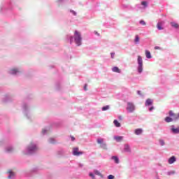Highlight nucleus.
Segmentation results:
<instances>
[{
    "instance_id": "1",
    "label": "nucleus",
    "mask_w": 179,
    "mask_h": 179,
    "mask_svg": "<svg viewBox=\"0 0 179 179\" xmlns=\"http://www.w3.org/2000/svg\"><path fill=\"white\" fill-rule=\"evenodd\" d=\"M74 40L77 45H82V36H80V33H79L78 31H76L74 33Z\"/></svg>"
},
{
    "instance_id": "2",
    "label": "nucleus",
    "mask_w": 179,
    "mask_h": 179,
    "mask_svg": "<svg viewBox=\"0 0 179 179\" xmlns=\"http://www.w3.org/2000/svg\"><path fill=\"white\" fill-rule=\"evenodd\" d=\"M137 61L138 64V72L142 73V71H143V60L142 59V57L138 55Z\"/></svg>"
},
{
    "instance_id": "3",
    "label": "nucleus",
    "mask_w": 179,
    "mask_h": 179,
    "mask_svg": "<svg viewBox=\"0 0 179 179\" xmlns=\"http://www.w3.org/2000/svg\"><path fill=\"white\" fill-rule=\"evenodd\" d=\"M127 110L129 113H134L135 111V105L132 102H128Z\"/></svg>"
},
{
    "instance_id": "4",
    "label": "nucleus",
    "mask_w": 179,
    "mask_h": 179,
    "mask_svg": "<svg viewBox=\"0 0 179 179\" xmlns=\"http://www.w3.org/2000/svg\"><path fill=\"white\" fill-rule=\"evenodd\" d=\"M38 148L36 144L31 143L29 146L28 147V152L29 153H33V152H36Z\"/></svg>"
},
{
    "instance_id": "5",
    "label": "nucleus",
    "mask_w": 179,
    "mask_h": 179,
    "mask_svg": "<svg viewBox=\"0 0 179 179\" xmlns=\"http://www.w3.org/2000/svg\"><path fill=\"white\" fill-rule=\"evenodd\" d=\"M97 143L101 145V148H102V149H107V145L106 144V143H104V139L98 138Z\"/></svg>"
},
{
    "instance_id": "6",
    "label": "nucleus",
    "mask_w": 179,
    "mask_h": 179,
    "mask_svg": "<svg viewBox=\"0 0 179 179\" xmlns=\"http://www.w3.org/2000/svg\"><path fill=\"white\" fill-rule=\"evenodd\" d=\"M73 156H80L83 155V152L79 151V148H73Z\"/></svg>"
},
{
    "instance_id": "7",
    "label": "nucleus",
    "mask_w": 179,
    "mask_h": 179,
    "mask_svg": "<svg viewBox=\"0 0 179 179\" xmlns=\"http://www.w3.org/2000/svg\"><path fill=\"white\" fill-rule=\"evenodd\" d=\"M169 116L172 117L173 119L174 120H178L179 118V113L177 115L173 112V110H169Z\"/></svg>"
},
{
    "instance_id": "8",
    "label": "nucleus",
    "mask_w": 179,
    "mask_h": 179,
    "mask_svg": "<svg viewBox=\"0 0 179 179\" xmlns=\"http://www.w3.org/2000/svg\"><path fill=\"white\" fill-rule=\"evenodd\" d=\"M176 157L172 156L171 157H170L168 160V163L169 164H173V163H174L176 162Z\"/></svg>"
},
{
    "instance_id": "9",
    "label": "nucleus",
    "mask_w": 179,
    "mask_h": 179,
    "mask_svg": "<svg viewBox=\"0 0 179 179\" xmlns=\"http://www.w3.org/2000/svg\"><path fill=\"white\" fill-rule=\"evenodd\" d=\"M145 106H152V104H153V100L150 99H148L146 101H145Z\"/></svg>"
},
{
    "instance_id": "10",
    "label": "nucleus",
    "mask_w": 179,
    "mask_h": 179,
    "mask_svg": "<svg viewBox=\"0 0 179 179\" xmlns=\"http://www.w3.org/2000/svg\"><path fill=\"white\" fill-rule=\"evenodd\" d=\"M113 124L115 125V127H116L117 128H120V127H121V123L118 122V120H115L113 121Z\"/></svg>"
},
{
    "instance_id": "11",
    "label": "nucleus",
    "mask_w": 179,
    "mask_h": 179,
    "mask_svg": "<svg viewBox=\"0 0 179 179\" xmlns=\"http://www.w3.org/2000/svg\"><path fill=\"white\" fill-rule=\"evenodd\" d=\"M112 71L113 72H116L117 73H121V70H120L117 66L113 67Z\"/></svg>"
},
{
    "instance_id": "12",
    "label": "nucleus",
    "mask_w": 179,
    "mask_h": 179,
    "mask_svg": "<svg viewBox=\"0 0 179 179\" xmlns=\"http://www.w3.org/2000/svg\"><path fill=\"white\" fill-rule=\"evenodd\" d=\"M165 121L166 122H173V121H174V119H173V117H166Z\"/></svg>"
},
{
    "instance_id": "13",
    "label": "nucleus",
    "mask_w": 179,
    "mask_h": 179,
    "mask_svg": "<svg viewBox=\"0 0 179 179\" xmlns=\"http://www.w3.org/2000/svg\"><path fill=\"white\" fill-rule=\"evenodd\" d=\"M124 138V137L122 136H115L114 139H115L116 142H121V141H122V139Z\"/></svg>"
},
{
    "instance_id": "14",
    "label": "nucleus",
    "mask_w": 179,
    "mask_h": 179,
    "mask_svg": "<svg viewBox=\"0 0 179 179\" xmlns=\"http://www.w3.org/2000/svg\"><path fill=\"white\" fill-rule=\"evenodd\" d=\"M162 26H163V23H162V22H158L157 24V27L158 30H163V27Z\"/></svg>"
},
{
    "instance_id": "15",
    "label": "nucleus",
    "mask_w": 179,
    "mask_h": 179,
    "mask_svg": "<svg viewBox=\"0 0 179 179\" xmlns=\"http://www.w3.org/2000/svg\"><path fill=\"white\" fill-rule=\"evenodd\" d=\"M124 152H131V148H129V145H124Z\"/></svg>"
},
{
    "instance_id": "16",
    "label": "nucleus",
    "mask_w": 179,
    "mask_h": 179,
    "mask_svg": "<svg viewBox=\"0 0 179 179\" xmlns=\"http://www.w3.org/2000/svg\"><path fill=\"white\" fill-rule=\"evenodd\" d=\"M17 72H19V71L16 69H13L10 71V73H11V75H15Z\"/></svg>"
},
{
    "instance_id": "17",
    "label": "nucleus",
    "mask_w": 179,
    "mask_h": 179,
    "mask_svg": "<svg viewBox=\"0 0 179 179\" xmlns=\"http://www.w3.org/2000/svg\"><path fill=\"white\" fill-rule=\"evenodd\" d=\"M171 25L172 27H174L175 29H178L179 25L178 24L176 23V22H171Z\"/></svg>"
},
{
    "instance_id": "18",
    "label": "nucleus",
    "mask_w": 179,
    "mask_h": 179,
    "mask_svg": "<svg viewBox=\"0 0 179 179\" xmlns=\"http://www.w3.org/2000/svg\"><path fill=\"white\" fill-rule=\"evenodd\" d=\"M112 159L113 160H115V162L118 164V163H120V159H118L117 157H115V156H113L112 157Z\"/></svg>"
},
{
    "instance_id": "19",
    "label": "nucleus",
    "mask_w": 179,
    "mask_h": 179,
    "mask_svg": "<svg viewBox=\"0 0 179 179\" xmlns=\"http://www.w3.org/2000/svg\"><path fill=\"white\" fill-rule=\"evenodd\" d=\"M145 56H146V58H148V59L152 58V55H150V52H149V50H145Z\"/></svg>"
},
{
    "instance_id": "20",
    "label": "nucleus",
    "mask_w": 179,
    "mask_h": 179,
    "mask_svg": "<svg viewBox=\"0 0 179 179\" xmlns=\"http://www.w3.org/2000/svg\"><path fill=\"white\" fill-rule=\"evenodd\" d=\"M136 135H141L142 134V129H137L135 130Z\"/></svg>"
},
{
    "instance_id": "21",
    "label": "nucleus",
    "mask_w": 179,
    "mask_h": 179,
    "mask_svg": "<svg viewBox=\"0 0 179 179\" xmlns=\"http://www.w3.org/2000/svg\"><path fill=\"white\" fill-rule=\"evenodd\" d=\"M171 131L173 134H179V127L176 129L172 128Z\"/></svg>"
},
{
    "instance_id": "22",
    "label": "nucleus",
    "mask_w": 179,
    "mask_h": 179,
    "mask_svg": "<svg viewBox=\"0 0 179 179\" xmlns=\"http://www.w3.org/2000/svg\"><path fill=\"white\" fill-rule=\"evenodd\" d=\"M94 174H96V176H99V177H103V175H101V173H100V171L96 170L94 171Z\"/></svg>"
},
{
    "instance_id": "23",
    "label": "nucleus",
    "mask_w": 179,
    "mask_h": 179,
    "mask_svg": "<svg viewBox=\"0 0 179 179\" xmlns=\"http://www.w3.org/2000/svg\"><path fill=\"white\" fill-rule=\"evenodd\" d=\"M8 173L10 174V176H8V178H12V177L15 176V173H13L12 171H8Z\"/></svg>"
},
{
    "instance_id": "24",
    "label": "nucleus",
    "mask_w": 179,
    "mask_h": 179,
    "mask_svg": "<svg viewBox=\"0 0 179 179\" xmlns=\"http://www.w3.org/2000/svg\"><path fill=\"white\" fill-rule=\"evenodd\" d=\"M134 42L136 44H138L139 43V36L138 35L136 36V38L134 39Z\"/></svg>"
},
{
    "instance_id": "25",
    "label": "nucleus",
    "mask_w": 179,
    "mask_h": 179,
    "mask_svg": "<svg viewBox=\"0 0 179 179\" xmlns=\"http://www.w3.org/2000/svg\"><path fill=\"white\" fill-rule=\"evenodd\" d=\"M110 108L109 106H106L102 108V111H107Z\"/></svg>"
},
{
    "instance_id": "26",
    "label": "nucleus",
    "mask_w": 179,
    "mask_h": 179,
    "mask_svg": "<svg viewBox=\"0 0 179 179\" xmlns=\"http://www.w3.org/2000/svg\"><path fill=\"white\" fill-rule=\"evenodd\" d=\"M6 150L8 153H10V152H13V148H12L11 147H9L7 148Z\"/></svg>"
},
{
    "instance_id": "27",
    "label": "nucleus",
    "mask_w": 179,
    "mask_h": 179,
    "mask_svg": "<svg viewBox=\"0 0 179 179\" xmlns=\"http://www.w3.org/2000/svg\"><path fill=\"white\" fill-rule=\"evenodd\" d=\"M140 24H142L143 26H146V22H145V21H143V20H141Z\"/></svg>"
},
{
    "instance_id": "28",
    "label": "nucleus",
    "mask_w": 179,
    "mask_h": 179,
    "mask_svg": "<svg viewBox=\"0 0 179 179\" xmlns=\"http://www.w3.org/2000/svg\"><path fill=\"white\" fill-rule=\"evenodd\" d=\"M159 143H160L161 146H164V141L159 140Z\"/></svg>"
},
{
    "instance_id": "29",
    "label": "nucleus",
    "mask_w": 179,
    "mask_h": 179,
    "mask_svg": "<svg viewBox=\"0 0 179 179\" xmlns=\"http://www.w3.org/2000/svg\"><path fill=\"white\" fill-rule=\"evenodd\" d=\"M141 5H143V6H148V3L146 1H142Z\"/></svg>"
},
{
    "instance_id": "30",
    "label": "nucleus",
    "mask_w": 179,
    "mask_h": 179,
    "mask_svg": "<svg viewBox=\"0 0 179 179\" xmlns=\"http://www.w3.org/2000/svg\"><path fill=\"white\" fill-rule=\"evenodd\" d=\"M108 179H114V176H113V175H109V176H108Z\"/></svg>"
},
{
    "instance_id": "31",
    "label": "nucleus",
    "mask_w": 179,
    "mask_h": 179,
    "mask_svg": "<svg viewBox=\"0 0 179 179\" xmlns=\"http://www.w3.org/2000/svg\"><path fill=\"white\" fill-rule=\"evenodd\" d=\"M90 177H92V179H95L94 175L93 173H90Z\"/></svg>"
},
{
    "instance_id": "32",
    "label": "nucleus",
    "mask_w": 179,
    "mask_h": 179,
    "mask_svg": "<svg viewBox=\"0 0 179 179\" xmlns=\"http://www.w3.org/2000/svg\"><path fill=\"white\" fill-rule=\"evenodd\" d=\"M84 90H87V84H85L84 86Z\"/></svg>"
},
{
    "instance_id": "33",
    "label": "nucleus",
    "mask_w": 179,
    "mask_h": 179,
    "mask_svg": "<svg viewBox=\"0 0 179 179\" xmlns=\"http://www.w3.org/2000/svg\"><path fill=\"white\" fill-rule=\"evenodd\" d=\"M137 93L139 96H142V92L141 91H137Z\"/></svg>"
},
{
    "instance_id": "34",
    "label": "nucleus",
    "mask_w": 179,
    "mask_h": 179,
    "mask_svg": "<svg viewBox=\"0 0 179 179\" xmlns=\"http://www.w3.org/2000/svg\"><path fill=\"white\" fill-rule=\"evenodd\" d=\"M155 50H160V47H159V46H155Z\"/></svg>"
},
{
    "instance_id": "35",
    "label": "nucleus",
    "mask_w": 179,
    "mask_h": 179,
    "mask_svg": "<svg viewBox=\"0 0 179 179\" xmlns=\"http://www.w3.org/2000/svg\"><path fill=\"white\" fill-rule=\"evenodd\" d=\"M70 41H71V43H72V42L73 41V37L71 36V37L70 38Z\"/></svg>"
},
{
    "instance_id": "36",
    "label": "nucleus",
    "mask_w": 179,
    "mask_h": 179,
    "mask_svg": "<svg viewBox=\"0 0 179 179\" xmlns=\"http://www.w3.org/2000/svg\"><path fill=\"white\" fill-rule=\"evenodd\" d=\"M155 108L153 106H151L149 109L150 111H152Z\"/></svg>"
},
{
    "instance_id": "37",
    "label": "nucleus",
    "mask_w": 179,
    "mask_h": 179,
    "mask_svg": "<svg viewBox=\"0 0 179 179\" xmlns=\"http://www.w3.org/2000/svg\"><path fill=\"white\" fill-rule=\"evenodd\" d=\"M114 55H115L114 53H111V58H114Z\"/></svg>"
},
{
    "instance_id": "38",
    "label": "nucleus",
    "mask_w": 179,
    "mask_h": 179,
    "mask_svg": "<svg viewBox=\"0 0 179 179\" xmlns=\"http://www.w3.org/2000/svg\"><path fill=\"white\" fill-rule=\"evenodd\" d=\"M71 12L72 13H73V15H76V13L75 11L71 10Z\"/></svg>"
},
{
    "instance_id": "39",
    "label": "nucleus",
    "mask_w": 179,
    "mask_h": 179,
    "mask_svg": "<svg viewBox=\"0 0 179 179\" xmlns=\"http://www.w3.org/2000/svg\"><path fill=\"white\" fill-rule=\"evenodd\" d=\"M71 141H75V137H73V136H71Z\"/></svg>"
},
{
    "instance_id": "40",
    "label": "nucleus",
    "mask_w": 179,
    "mask_h": 179,
    "mask_svg": "<svg viewBox=\"0 0 179 179\" xmlns=\"http://www.w3.org/2000/svg\"><path fill=\"white\" fill-rule=\"evenodd\" d=\"M95 34H96V36H100V34L97 32H95Z\"/></svg>"
},
{
    "instance_id": "41",
    "label": "nucleus",
    "mask_w": 179,
    "mask_h": 179,
    "mask_svg": "<svg viewBox=\"0 0 179 179\" xmlns=\"http://www.w3.org/2000/svg\"><path fill=\"white\" fill-rule=\"evenodd\" d=\"M42 132H43V134H45V130L43 129V130L42 131Z\"/></svg>"
},
{
    "instance_id": "42",
    "label": "nucleus",
    "mask_w": 179,
    "mask_h": 179,
    "mask_svg": "<svg viewBox=\"0 0 179 179\" xmlns=\"http://www.w3.org/2000/svg\"><path fill=\"white\" fill-rule=\"evenodd\" d=\"M51 143H54V142H51Z\"/></svg>"
}]
</instances>
